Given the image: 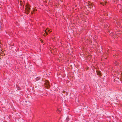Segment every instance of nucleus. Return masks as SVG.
Listing matches in <instances>:
<instances>
[{
  "label": "nucleus",
  "instance_id": "f257e3e1",
  "mask_svg": "<svg viewBox=\"0 0 122 122\" xmlns=\"http://www.w3.org/2000/svg\"><path fill=\"white\" fill-rule=\"evenodd\" d=\"M30 6L29 4L27 5L25 8V12L26 13H28L30 12Z\"/></svg>",
  "mask_w": 122,
  "mask_h": 122
},
{
  "label": "nucleus",
  "instance_id": "f03ea898",
  "mask_svg": "<svg viewBox=\"0 0 122 122\" xmlns=\"http://www.w3.org/2000/svg\"><path fill=\"white\" fill-rule=\"evenodd\" d=\"M44 85L45 87L47 88H48L49 87L50 85L49 83V81L48 80L45 81Z\"/></svg>",
  "mask_w": 122,
  "mask_h": 122
},
{
  "label": "nucleus",
  "instance_id": "7ed1b4c3",
  "mask_svg": "<svg viewBox=\"0 0 122 122\" xmlns=\"http://www.w3.org/2000/svg\"><path fill=\"white\" fill-rule=\"evenodd\" d=\"M50 31V30L49 29L47 28L46 29V30H45V32L46 33V35H47V31L49 32Z\"/></svg>",
  "mask_w": 122,
  "mask_h": 122
},
{
  "label": "nucleus",
  "instance_id": "20e7f679",
  "mask_svg": "<svg viewBox=\"0 0 122 122\" xmlns=\"http://www.w3.org/2000/svg\"><path fill=\"white\" fill-rule=\"evenodd\" d=\"M88 6H92L93 5L92 4V3H91L90 2L88 3Z\"/></svg>",
  "mask_w": 122,
  "mask_h": 122
},
{
  "label": "nucleus",
  "instance_id": "39448f33",
  "mask_svg": "<svg viewBox=\"0 0 122 122\" xmlns=\"http://www.w3.org/2000/svg\"><path fill=\"white\" fill-rule=\"evenodd\" d=\"M97 73L98 75H100L101 74L100 71H98L97 72Z\"/></svg>",
  "mask_w": 122,
  "mask_h": 122
},
{
  "label": "nucleus",
  "instance_id": "423d86ee",
  "mask_svg": "<svg viewBox=\"0 0 122 122\" xmlns=\"http://www.w3.org/2000/svg\"><path fill=\"white\" fill-rule=\"evenodd\" d=\"M93 5L92 6H89V8H90V9H93L94 8H93Z\"/></svg>",
  "mask_w": 122,
  "mask_h": 122
},
{
  "label": "nucleus",
  "instance_id": "0eeeda50",
  "mask_svg": "<svg viewBox=\"0 0 122 122\" xmlns=\"http://www.w3.org/2000/svg\"><path fill=\"white\" fill-rule=\"evenodd\" d=\"M40 79V78L39 77H37L36 78V80H38Z\"/></svg>",
  "mask_w": 122,
  "mask_h": 122
},
{
  "label": "nucleus",
  "instance_id": "6e6552de",
  "mask_svg": "<svg viewBox=\"0 0 122 122\" xmlns=\"http://www.w3.org/2000/svg\"><path fill=\"white\" fill-rule=\"evenodd\" d=\"M116 63V65H118V64H119L118 62H116V63Z\"/></svg>",
  "mask_w": 122,
  "mask_h": 122
},
{
  "label": "nucleus",
  "instance_id": "1a4fd4ad",
  "mask_svg": "<svg viewBox=\"0 0 122 122\" xmlns=\"http://www.w3.org/2000/svg\"><path fill=\"white\" fill-rule=\"evenodd\" d=\"M68 117H67V118H66V121H68Z\"/></svg>",
  "mask_w": 122,
  "mask_h": 122
},
{
  "label": "nucleus",
  "instance_id": "9d476101",
  "mask_svg": "<svg viewBox=\"0 0 122 122\" xmlns=\"http://www.w3.org/2000/svg\"><path fill=\"white\" fill-rule=\"evenodd\" d=\"M62 92L63 93H65V92H66L64 91H63Z\"/></svg>",
  "mask_w": 122,
  "mask_h": 122
},
{
  "label": "nucleus",
  "instance_id": "9b49d317",
  "mask_svg": "<svg viewBox=\"0 0 122 122\" xmlns=\"http://www.w3.org/2000/svg\"><path fill=\"white\" fill-rule=\"evenodd\" d=\"M17 89H18V90H20V88H19V87H18H18H17Z\"/></svg>",
  "mask_w": 122,
  "mask_h": 122
},
{
  "label": "nucleus",
  "instance_id": "f8f14e48",
  "mask_svg": "<svg viewBox=\"0 0 122 122\" xmlns=\"http://www.w3.org/2000/svg\"><path fill=\"white\" fill-rule=\"evenodd\" d=\"M36 10L35 9H34L33 10V12H34Z\"/></svg>",
  "mask_w": 122,
  "mask_h": 122
},
{
  "label": "nucleus",
  "instance_id": "ddd939ff",
  "mask_svg": "<svg viewBox=\"0 0 122 122\" xmlns=\"http://www.w3.org/2000/svg\"><path fill=\"white\" fill-rule=\"evenodd\" d=\"M121 73L122 74V76H121V80H122V73Z\"/></svg>",
  "mask_w": 122,
  "mask_h": 122
},
{
  "label": "nucleus",
  "instance_id": "4468645a",
  "mask_svg": "<svg viewBox=\"0 0 122 122\" xmlns=\"http://www.w3.org/2000/svg\"><path fill=\"white\" fill-rule=\"evenodd\" d=\"M58 111L60 112V111L59 109H58Z\"/></svg>",
  "mask_w": 122,
  "mask_h": 122
},
{
  "label": "nucleus",
  "instance_id": "2eb2a0df",
  "mask_svg": "<svg viewBox=\"0 0 122 122\" xmlns=\"http://www.w3.org/2000/svg\"><path fill=\"white\" fill-rule=\"evenodd\" d=\"M31 14H33V12H31Z\"/></svg>",
  "mask_w": 122,
  "mask_h": 122
},
{
  "label": "nucleus",
  "instance_id": "dca6fc26",
  "mask_svg": "<svg viewBox=\"0 0 122 122\" xmlns=\"http://www.w3.org/2000/svg\"><path fill=\"white\" fill-rule=\"evenodd\" d=\"M51 31H50V32H49V33H50V32H51Z\"/></svg>",
  "mask_w": 122,
  "mask_h": 122
}]
</instances>
